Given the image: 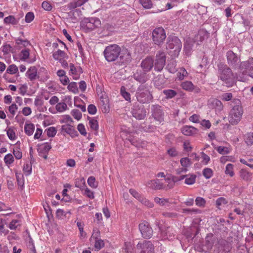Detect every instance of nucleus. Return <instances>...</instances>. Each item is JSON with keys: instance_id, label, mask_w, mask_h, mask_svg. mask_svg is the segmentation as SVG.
<instances>
[{"instance_id": "nucleus-1", "label": "nucleus", "mask_w": 253, "mask_h": 253, "mask_svg": "<svg viewBox=\"0 0 253 253\" xmlns=\"http://www.w3.org/2000/svg\"><path fill=\"white\" fill-rule=\"evenodd\" d=\"M166 64V55L163 51H159L156 55L155 62L152 58L147 57L141 63V67L144 72L150 71L153 67L156 71H161Z\"/></svg>"}, {"instance_id": "nucleus-2", "label": "nucleus", "mask_w": 253, "mask_h": 253, "mask_svg": "<svg viewBox=\"0 0 253 253\" xmlns=\"http://www.w3.org/2000/svg\"><path fill=\"white\" fill-rule=\"evenodd\" d=\"M235 104L230 110L228 119L232 125H237L241 120L244 110L239 99H234L233 101Z\"/></svg>"}, {"instance_id": "nucleus-3", "label": "nucleus", "mask_w": 253, "mask_h": 253, "mask_svg": "<svg viewBox=\"0 0 253 253\" xmlns=\"http://www.w3.org/2000/svg\"><path fill=\"white\" fill-rule=\"evenodd\" d=\"M182 42L175 36H169L167 39L166 48L170 55L173 57H177L181 51Z\"/></svg>"}, {"instance_id": "nucleus-4", "label": "nucleus", "mask_w": 253, "mask_h": 253, "mask_svg": "<svg viewBox=\"0 0 253 253\" xmlns=\"http://www.w3.org/2000/svg\"><path fill=\"white\" fill-rule=\"evenodd\" d=\"M218 76L227 86H232L233 84V74L231 70L226 65H218Z\"/></svg>"}, {"instance_id": "nucleus-5", "label": "nucleus", "mask_w": 253, "mask_h": 253, "mask_svg": "<svg viewBox=\"0 0 253 253\" xmlns=\"http://www.w3.org/2000/svg\"><path fill=\"white\" fill-rule=\"evenodd\" d=\"M121 53V48L118 45L114 44L107 46L104 51V55L108 62L115 61Z\"/></svg>"}, {"instance_id": "nucleus-6", "label": "nucleus", "mask_w": 253, "mask_h": 253, "mask_svg": "<svg viewBox=\"0 0 253 253\" xmlns=\"http://www.w3.org/2000/svg\"><path fill=\"white\" fill-rule=\"evenodd\" d=\"M137 100L142 103H148L152 99V95L145 85H140L136 93Z\"/></svg>"}, {"instance_id": "nucleus-7", "label": "nucleus", "mask_w": 253, "mask_h": 253, "mask_svg": "<svg viewBox=\"0 0 253 253\" xmlns=\"http://www.w3.org/2000/svg\"><path fill=\"white\" fill-rule=\"evenodd\" d=\"M239 70V76L242 73L243 75H248L253 78V58H250L247 61L241 62Z\"/></svg>"}, {"instance_id": "nucleus-8", "label": "nucleus", "mask_w": 253, "mask_h": 253, "mask_svg": "<svg viewBox=\"0 0 253 253\" xmlns=\"http://www.w3.org/2000/svg\"><path fill=\"white\" fill-rule=\"evenodd\" d=\"M166 38L165 30L162 27L155 28L152 32V40L155 44L160 45Z\"/></svg>"}, {"instance_id": "nucleus-9", "label": "nucleus", "mask_w": 253, "mask_h": 253, "mask_svg": "<svg viewBox=\"0 0 253 253\" xmlns=\"http://www.w3.org/2000/svg\"><path fill=\"white\" fill-rule=\"evenodd\" d=\"M139 253H154V247L149 241L139 242L136 246Z\"/></svg>"}, {"instance_id": "nucleus-10", "label": "nucleus", "mask_w": 253, "mask_h": 253, "mask_svg": "<svg viewBox=\"0 0 253 253\" xmlns=\"http://www.w3.org/2000/svg\"><path fill=\"white\" fill-rule=\"evenodd\" d=\"M139 229L144 238L149 239L152 236L153 230L147 222L143 221L140 223Z\"/></svg>"}, {"instance_id": "nucleus-11", "label": "nucleus", "mask_w": 253, "mask_h": 253, "mask_svg": "<svg viewBox=\"0 0 253 253\" xmlns=\"http://www.w3.org/2000/svg\"><path fill=\"white\" fill-rule=\"evenodd\" d=\"M82 24L84 28L89 30H92L99 27L101 24V22L98 18H89L84 19Z\"/></svg>"}, {"instance_id": "nucleus-12", "label": "nucleus", "mask_w": 253, "mask_h": 253, "mask_svg": "<svg viewBox=\"0 0 253 253\" xmlns=\"http://www.w3.org/2000/svg\"><path fill=\"white\" fill-rule=\"evenodd\" d=\"M152 115L154 119L159 123L164 121V112L161 107L158 105H153L151 107Z\"/></svg>"}, {"instance_id": "nucleus-13", "label": "nucleus", "mask_w": 253, "mask_h": 253, "mask_svg": "<svg viewBox=\"0 0 253 253\" xmlns=\"http://www.w3.org/2000/svg\"><path fill=\"white\" fill-rule=\"evenodd\" d=\"M213 244V237L212 234L207 236L205 238V244L203 245L201 248L196 246L197 250L199 252H209L212 248Z\"/></svg>"}, {"instance_id": "nucleus-14", "label": "nucleus", "mask_w": 253, "mask_h": 253, "mask_svg": "<svg viewBox=\"0 0 253 253\" xmlns=\"http://www.w3.org/2000/svg\"><path fill=\"white\" fill-rule=\"evenodd\" d=\"M208 105L210 109H214L216 113L220 112L223 108L222 103L220 100L213 98L209 100Z\"/></svg>"}, {"instance_id": "nucleus-15", "label": "nucleus", "mask_w": 253, "mask_h": 253, "mask_svg": "<svg viewBox=\"0 0 253 253\" xmlns=\"http://www.w3.org/2000/svg\"><path fill=\"white\" fill-rule=\"evenodd\" d=\"M131 112L133 117L137 120L144 119L146 117V112L142 105L134 106Z\"/></svg>"}, {"instance_id": "nucleus-16", "label": "nucleus", "mask_w": 253, "mask_h": 253, "mask_svg": "<svg viewBox=\"0 0 253 253\" xmlns=\"http://www.w3.org/2000/svg\"><path fill=\"white\" fill-rule=\"evenodd\" d=\"M226 56L228 63L231 66L236 67L240 61V57L231 50L227 52Z\"/></svg>"}, {"instance_id": "nucleus-17", "label": "nucleus", "mask_w": 253, "mask_h": 253, "mask_svg": "<svg viewBox=\"0 0 253 253\" xmlns=\"http://www.w3.org/2000/svg\"><path fill=\"white\" fill-rule=\"evenodd\" d=\"M51 148V145L47 142L41 144L38 148L39 156L45 160L47 159L48 152Z\"/></svg>"}, {"instance_id": "nucleus-18", "label": "nucleus", "mask_w": 253, "mask_h": 253, "mask_svg": "<svg viewBox=\"0 0 253 253\" xmlns=\"http://www.w3.org/2000/svg\"><path fill=\"white\" fill-rule=\"evenodd\" d=\"M209 35V34L206 30H200L193 39L194 41L195 42H197L198 44H199V42H201L206 39H207Z\"/></svg>"}, {"instance_id": "nucleus-19", "label": "nucleus", "mask_w": 253, "mask_h": 253, "mask_svg": "<svg viewBox=\"0 0 253 253\" xmlns=\"http://www.w3.org/2000/svg\"><path fill=\"white\" fill-rule=\"evenodd\" d=\"M26 76L31 81L36 80L39 78L37 68L35 66L31 67L26 72Z\"/></svg>"}, {"instance_id": "nucleus-20", "label": "nucleus", "mask_w": 253, "mask_h": 253, "mask_svg": "<svg viewBox=\"0 0 253 253\" xmlns=\"http://www.w3.org/2000/svg\"><path fill=\"white\" fill-rule=\"evenodd\" d=\"M239 174L240 177L245 181L250 182L252 180L253 173L246 169H241L240 170Z\"/></svg>"}, {"instance_id": "nucleus-21", "label": "nucleus", "mask_w": 253, "mask_h": 253, "mask_svg": "<svg viewBox=\"0 0 253 253\" xmlns=\"http://www.w3.org/2000/svg\"><path fill=\"white\" fill-rule=\"evenodd\" d=\"M70 73L73 75L74 80L79 79L80 74L82 72V70L80 67L76 68L74 64L71 63L69 65Z\"/></svg>"}, {"instance_id": "nucleus-22", "label": "nucleus", "mask_w": 253, "mask_h": 253, "mask_svg": "<svg viewBox=\"0 0 253 253\" xmlns=\"http://www.w3.org/2000/svg\"><path fill=\"white\" fill-rule=\"evenodd\" d=\"M161 234L164 239H169V240L172 239L174 236V233L172 228L167 227L165 230H161Z\"/></svg>"}, {"instance_id": "nucleus-23", "label": "nucleus", "mask_w": 253, "mask_h": 253, "mask_svg": "<svg viewBox=\"0 0 253 253\" xmlns=\"http://www.w3.org/2000/svg\"><path fill=\"white\" fill-rule=\"evenodd\" d=\"M181 132L185 135L190 136L196 133L197 129L193 126H185L181 128Z\"/></svg>"}, {"instance_id": "nucleus-24", "label": "nucleus", "mask_w": 253, "mask_h": 253, "mask_svg": "<svg viewBox=\"0 0 253 253\" xmlns=\"http://www.w3.org/2000/svg\"><path fill=\"white\" fill-rule=\"evenodd\" d=\"M195 42L192 38H189L186 40L184 46V51L186 54L189 55L190 53Z\"/></svg>"}, {"instance_id": "nucleus-25", "label": "nucleus", "mask_w": 253, "mask_h": 253, "mask_svg": "<svg viewBox=\"0 0 253 253\" xmlns=\"http://www.w3.org/2000/svg\"><path fill=\"white\" fill-rule=\"evenodd\" d=\"M154 201L159 205L166 207L170 206V204L172 203V201L169 199L160 198L159 197H155Z\"/></svg>"}, {"instance_id": "nucleus-26", "label": "nucleus", "mask_w": 253, "mask_h": 253, "mask_svg": "<svg viewBox=\"0 0 253 253\" xmlns=\"http://www.w3.org/2000/svg\"><path fill=\"white\" fill-rule=\"evenodd\" d=\"M120 55V62L122 63H126L131 60L130 54L127 50L122 51Z\"/></svg>"}, {"instance_id": "nucleus-27", "label": "nucleus", "mask_w": 253, "mask_h": 253, "mask_svg": "<svg viewBox=\"0 0 253 253\" xmlns=\"http://www.w3.org/2000/svg\"><path fill=\"white\" fill-rule=\"evenodd\" d=\"M52 56L55 60L58 61L68 58L67 54L64 51L60 49H58L57 51L54 52Z\"/></svg>"}, {"instance_id": "nucleus-28", "label": "nucleus", "mask_w": 253, "mask_h": 253, "mask_svg": "<svg viewBox=\"0 0 253 253\" xmlns=\"http://www.w3.org/2000/svg\"><path fill=\"white\" fill-rule=\"evenodd\" d=\"M147 186L152 189H160L163 187V185L158 179L153 180L148 182Z\"/></svg>"}, {"instance_id": "nucleus-29", "label": "nucleus", "mask_w": 253, "mask_h": 253, "mask_svg": "<svg viewBox=\"0 0 253 253\" xmlns=\"http://www.w3.org/2000/svg\"><path fill=\"white\" fill-rule=\"evenodd\" d=\"M62 129L63 131L70 134L72 136H73V135L75 134V133L76 132L74 126L70 125H63L62 126Z\"/></svg>"}, {"instance_id": "nucleus-30", "label": "nucleus", "mask_w": 253, "mask_h": 253, "mask_svg": "<svg viewBox=\"0 0 253 253\" xmlns=\"http://www.w3.org/2000/svg\"><path fill=\"white\" fill-rule=\"evenodd\" d=\"M75 185L76 187L83 190L86 187L85 179L84 177H80L76 179Z\"/></svg>"}, {"instance_id": "nucleus-31", "label": "nucleus", "mask_w": 253, "mask_h": 253, "mask_svg": "<svg viewBox=\"0 0 253 253\" xmlns=\"http://www.w3.org/2000/svg\"><path fill=\"white\" fill-rule=\"evenodd\" d=\"M35 130V126L33 124H26L24 126V131L29 136L32 135Z\"/></svg>"}, {"instance_id": "nucleus-32", "label": "nucleus", "mask_w": 253, "mask_h": 253, "mask_svg": "<svg viewBox=\"0 0 253 253\" xmlns=\"http://www.w3.org/2000/svg\"><path fill=\"white\" fill-rule=\"evenodd\" d=\"M134 79L140 83H145L146 81V78L145 74L137 72L133 75Z\"/></svg>"}, {"instance_id": "nucleus-33", "label": "nucleus", "mask_w": 253, "mask_h": 253, "mask_svg": "<svg viewBox=\"0 0 253 253\" xmlns=\"http://www.w3.org/2000/svg\"><path fill=\"white\" fill-rule=\"evenodd\" d=\"M185 183L187 185L193 184L196 181V176L195 174H186Z\"/></svg>"}, {"instance_id": "nucleus-34", "label": "nucleus", "mask_w": 253, "mask_h": 253, "mask_svg": "<svg viewBox=\"0 0 253 253\" xmlns=\"http://www.w3.org/2000/svg\"><path fill=\"white\" fill-rule=\"evenodd\" d=\"M29 50L25 48L21 51L19 54L20 59L22 61H25L29 58Z\"/></svg>"}, {"instance_id": "nucleus-35", "label": "nucleus", "mask_w": 253, "mask_h": 253, "mask_svg": "<svg viewBox=\"0 0 253 253\" xmlns=\"http://www.w3.org/2000/svg\"><path fill=\"white\" fill-rule=\"evenodd\" d=\"M181 87L187 91H191L194 89L193 84L190 81H185L181 84Z\"/></svg>"}, {"instance_id": "nucleus-36", "label": "nucleus", "mask_w": 253, "mask_h": 253, "mask_svg": "<svg viewBox=\"0 0 253 253\" xmlns=\"http://www.w3.org/2000/svg\"><path fill=\"white\" fill-rule=\"evenodd\" d=\"M181 166L185 168H188L190 167L192 162L190 159L187 157L182 158L180 160Z\"/></svg>"}, {"instance_id": "nucleus-37", "label": "nucleus", "mask_w": 253, "mask_h": 253, "mask_svg": "<svg viewBox=\"0 0 253 253\" xmlns=\"http://www.w3.org/2000/svg\"><path fill=\"white\" fill-rule=\"evenodd\" d=\"M188 73L185 68L182 67L179 69V71L177 73V77L179 80H182L185 77H187Z\"/></svg>"}, {"instance_id": "nucleus-38", "label": "nucleus", "mask_w": 253, "mask_h": 253, "mask_svg": "<svg viewBox=\"0 0 253 253\" xmlns=\"http://www.w3.org/2000/svg\"><path fill=\"white\" fill-rule=\"evenodd\" d=\"M18 71V67L15 64L10 65L7 68L5 74L13 75Z\"/></svg>"}, {"instance_id": "nucleus-39", "label": "nucleus", "mask_w": 253, "mask_h": 253, "mask_svg": "<svg viewBox=\"0 0 253 253\" xmlns=\"http://www.w3.org/2000/svg\"><path fill=\"white\" fill-rule=\"evenodd\" d=\"M163 93L166 95L167 99L174 97L177 94L176 92L172 89H166L163 91Z\"/></svg>"}, {"instance_id": "nucleus-40", "label": "nucleus", "mask_w": 253, "mask_h": 253, "mask_svg": "<svg viewBox=\"0 0 253 253\" xmlns=\"http://www.w3.org/2000/svg\"><path fill=\"white\" fill-rule=\"evenodd\" d=\"M88 0H78L76 2L70 3L69 7L70 9H74L77 7L81 6L86 2Z\"/></svg>"}, {"instance_id": "nucleus-41", "label": "nucleus", "mask_w": 253, "mask_h": 253, "mask_svg": "<svg viewBox=\"0 0 253 253\" xmlns=\"http://www.w3.org/2000/svg\"><path fill=\"white\" fill-rule=\"evenodd\" d=\"M67 108V105L64 102L58 103L56 105V109L60 113L65 111Z\"/></svg>"}, {"instance_id": "nucleus-42", "label": "nucleus", "mask_w": 253, "mask_h": 253, "mask_svg": "<svg viewBox=\"0 0 253 253\" xmlns=\"http://www.w3.org/2000/svg\"><path fill=\"white\" fill-rule=\"evenodd\" d=\"M23 171L26 175H29L32 172V164L30 162L24 164L23 168Z\"/></svg>"}, {"instance_id": "nucleus-43", "label": "nucleus", "mask_w": 253, "mask_h": 253, "mask_svg": "<svg viewBox=\"0 0 253 253\" xmlns=\"http://www.w3.org/2000/svg\"><path fill=\"white\" fill-rule=\"evenodd\" d=\"M203 175L206 179H209L213 175V171L210 168H205L203 170Z\"/></svg>"}, {"instance_id": "nucleus-44", "label": "nucleus", "mask_w": 253, "mask_h": 253, "mask_svg": "<svg viewBox=\"0 0 253 253\" xmlns=\"http://www.w3.org/2000/svg\"><path fill=\"white\" fill-rule=\"evenodd\" d=\"M8 137L11 140H14L16 138L15 132L13 128L9 127L6 130Z\"/></svg>"}, {"instance_id": "nucleus-45", "label": "nucleus", "mask_w": 253, "mask_h": 253, "mask_svg": "<svg viewBox=\"0 0 253 253\" xmlns=\"http://www.w3.org/2000/svg\"><path fill=\"white\" fill-rule=\"evenodd\" d=\"M21 225V221L18 219H13L9 223L8 227L11 230L15 229L18 226Z\"/></svg>"}, {"instance_id": "nucleus-46", "label": "nucleus", "mask_w": 253, "mask_h": 253, "mask_svg": "<svg viewBox=\"0 0 253 253\" xmlns=\"http://www.w3.org/2000/svg\"><path fill=\"white\" fill-rule=\"evenodd\" d=\"M233 165L231 164H228L226 166L225 173L226 174H229L231 177L234 175L233 171Z\"/></svg>"}, {"instance_id": "nucleus-47", "label": "nucleus", "mask_w": 253, "mask_h": 253, "mask_svg": "<svg viewBox=\"0 0 253 253\" xmlns=\"http://www.w3.org/2000/svg\"><path fill=\"white\" fill-rule=\"evenodd\" d=\"M8 110L11 115L10 117H13L18 110V106L15 103H12L8 107Z\"/></svg>"}, {"instance_id": "nucleus-48", "label": "nucleus", "mask_w": 253, "mask_h": 253, "mask_svg": "<svg viewBox=\"0 0 253 253\" xmlns=\"http://www.w3.org/2000/svg\"><path fill=\"white\" fill-rule=\"evenodd\" d=\"M142 204L145 205L148 208H152L154 206V204L152 202L148 200V199L144 198L143 196L140 199L139 201Z\"/></svg>"}, {"instance_id": "nucleus-49", "label": "nucleus", "mask_w": 253, "mask_h": 253, "mask_svg": "<svg viewBox=\"0 0 253 253\" xmlns=\"http://www.w3.org/2000/svg\"><path fill=\"white\" fill-rule=\"evenodd\" d=\"M68 89L74 93L78 92V88L77 84L75 82H72L68 86Z\"/></svg>"}, {"instance_id": "nucleus-50", "label": "nucleus", "mask_w": 253, "mask_h": 253, "mask_svg": "<svg viewBox=\"0 0 253 253\" xmlns=\"http://www.w3.org/2000/svg\"><path fill=\"white\" fill-rule=\"evenodd\" d=\"M168 71L171 73H174L176 71V64L174 61L170 62L167 65Z\"/></svg>"}, {"instance_id": "nucleus-51", "label": "nucleus", "mask_w": 253, "mask_h": 253, "mask_svg": "<svg viewBox=\"0 0 253 253\" xmlns=\"http://www.w3.org/2000/svg\"><path fill=\"white\" fill-rule=\"evenodd\" d=\"M142 5L146 9H150L152 7V2L151 0H139Z\"/></svg>"}, {"instance_id": "nucleus-52", "label": "nucleus", "mask_w": 253, "mask_h": 253, "mask_svg": "<svg viewBox=\"0 0 253 253\" xmlns=\"http://www.w3.org/2000/svg\"><path fill=\"white\" fill-rule=\"evenodd\" d=\"M89 126L90 128L93 130H97L98 128V125L96 120L94 119H90L89 120Z\"/></svg>"}, {"instance_id": "nucleus-53", "label": "nucleus", "mask_w": 253, "mask_h": 253, "mask_svg": "<svg viewBox=\"0 0 253 253\" xmlns=\"http://www.w3.org/2000/svg\"><path fill=\"white\" fill-rule=\"evenodd\" d=\"M87 183L92 188H96L97 187V183L95 181L94 176H90L87 179Z\"/></svg>"}, {"instance_id": "nucleus-54", "label": "nucleus", "mask_w": 253, "mask_h": 253, "mask_svg": "<svg viewBox=\"0 0 253 253\" xmlns=\"http://www.w3.org/2000/svg\"><path fill=\"white\" fill-rule=\"evenodd\" d=\"M4 163L7 165H10L14 162V158L11 154L6 155L4 158Z\"/></svg>"}, {"instance_id": "nucleus-55", "label": "nucleus", "mask_w": 253, "mask_h": 253, "mask_svg": "<svg viewBox=\"0 0 253 253\" xmlns=\"http://www.w3.org/2000/svg\"><path fill=\"white\" fill-rule=\"evenodd\" d=\"M71 114L74 117V118L77 120H80L82 117V114L81 112L77 109H73L71 111Z\"/></svg>"}, {"instance_id": "nucleus-56", "label": "nucleus", "mask_w": 253, "mask_h": 253, "mask_svg": "<svg viewBox=\"0 0 253 253\" xmlns=\"http://www.w3.org/2000/svg\"><path fill=\"white\" fill-rule=\"evenodd\" d=\"M16 43L20 47H22V46L24 47H26L30 45V42L29 41L27 40H23L21 39H17L16 41Z\"/></svg>"}, {"instance_id": "nucleus-57", "label": "nucleus", "mask_w": 253, "mask_h": 253, "mask_svg": "<svg viewBox=\"0 0 253 253\" xmlns=\"http://www.w3.org/2000/svg\"><path fill=\"white\" fill-rule=\"evenodd\" d=\"M28 89V86L26 84H20L18 88L19 93L24 96L26 94Z\"/></svg>"}, {"instance_id": "nucleus-58", "label": "nucleus", "mask_w": 253, "mask_h": 253, "mask_svg": "<svg viewBox=\"0 0 253 253\" xmlns=\"http://www.w3.org/2000/svg\"><path fill=\"white\" fill-rule=\"evenodd\" d=\"M4 21L6 24H12L13 25L17 24V21L13 16H9L4 18Z\"/></svg>"}, {"instance_id": "nucleus-59", "label": "nucleus", "mask_w": 253, "mask_h": 253, "mask_svg": "<svg viewBox=\"0 0 253 253\" xmlns=\"http://www.w3.org/2000/svg\"><path fill=\"white\" fill-rule=\"evenodd\" d=\"M245 141L249 145L253 144V133H249L246 135Z\"/></svg>"}, {"instance_id": "nucleus-60", "label": "nucleus", "mask_w": 253, "mask_h": 253, "mask_svg": "<svg viewBox=\"0 0 253 253\" xmlns=\"http://www.w3.org/2000/svg\"><path fill=\"white\" fill-rule=\"evenodd\" d=\"M121 93L126 100L129 101L130 100V94L126 91L125 87L122 86L121 88Z\"/></svg>"}, {"instance_id": "nucleus-61", "label": "nucleus", "mask_w": 253, "mask_h": 253, "mask_svg": "<svg viewBox=\"0 0 253 253\" xmlns=\"http://www.w3.org/2000/svg\"><path fill=\"white\" fill-rule=\"evenodd\" d=\"M167 153L169 156L172 157H176L178 155V152L174 147H172L168 149L167 150Z\"/></svg>"}, {"instance_id": "nucleus-62", "label": "nucleus", "mask_w": 253, "mask_h": 253, "mask_svg": "<svg viewBox=\"0 0 253 253\" xmlns=\"http://www.w3.org/2000/svg\"><path fill=\"white\" fill-rule=\"evenodd\" d=\"M125 251L126 253H132L133 251V246L130 242L125 243Z\"/></svg>"}, {"instance_id": "nucleus-63", "label": "nucleus", "mask_w": 253, "mask_h": 253, "mask_svg": "<svg viewBox=\"0 0 253 253\" xmlns=\"http://www.w3.org/2000/svg\"><path fill=\"white\" fill-rule=\"evenodd\" d=\"M32 112V109L29 107H24L22 108V110L19 112V113H21L25 116L30 115Z\"/></svg>"}, {"instance_id": "nucleus-64", "label": "nucleus", "mask_w": 253, "mask_h": 253, "mask_svg": "<svg viewBox=\"0 0 253 253\" xmlns=\"http://www.w3.org/2000/svg\"><path fill=\"white\" fill-rule=\"evenodd\" d=\"M227 203V201L223 197H220L217 199L216 201V205L219 209V207L222 205H225Z\"/></svg>"}]
</instances>
